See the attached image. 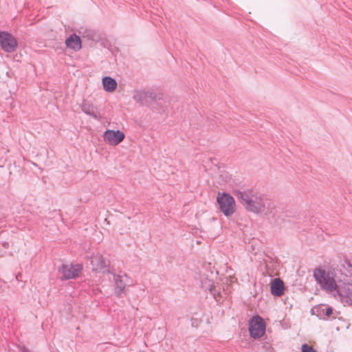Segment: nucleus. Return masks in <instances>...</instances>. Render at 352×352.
<instances>
[{"instance_id":"1","label":"nucleus","mask_w":352,"mask_h":352,"mask_svg":"<svg viewBox=\"0 0 352 352\" xmlns=\"http://www.w3.org/2000/svg\"><path fill=\"white\" fill-rule=\"evenodd\" d=\"M234 194L249 212L261 214L265 195L252 190H236Z\"/></svg>"},{"instance_id":"2","label":"nucleus","mask_w":352,"mask_h":352,"mask_svg":"<svg viewBox=\"0 0 352 352\" xmlns=\"http://www.w3.org/2000/svg\"><path fill=\"white\" fill-rule=\"evenodd\" d=\"M314 277L322 290L334 295L339 285L335 272L317 268L314 271Z\"/></svg>"},{"instance_id":"3","label":"nucleus","mask_w":352,"mask_h":352,"mask_svg":"<svg viewBox=\"0 0 352 352\" xmlns=\"http://www.w3.org/2000/svg\"><path fill=\"white\" fill-rule=\"evenodd\" d=\"M217 202L220 211L227 217H231L236 209L234 197L228 192H218Z\"/></svg>"},{"instance_id":"4","label":"nucleus","mask_w":352,"mask_h":352,"mask_svg":"<svg viewBox=\"0 0 352 352\" xmlns=\"http://www.w3.org/2000/svg\"><path fill=\"white\" fill-rule=\"evenodd\" d=\"M333 297L344 305H352V283H343L338 285Z\"/></svg>"},{"instance_id":"5","label":"nucleus","mask_w":352,"mask_h":352,"mask_svg":"<svg viewBox=\"0 0 352 352\" xmlns=\"http://www.w3.org/2000/svg\"><path fill=\"white\" fill-rule=\"evenodd\" d=\"M249 331L250 336L254 339L262 337L265 333V322L258 316H254L249 323Z\"/></svg>"},{"instance_id":"6","label":"nucleus","mask_w":352,"mask_h":352,"mask_svg":"<svg viewBox=\"0 0 352 352\" xmlns=\"http://www.w3.org/2000/svg\"><path fill=\"white\" fill-rule=\"evenodd\" d=\"M17 41L16 38L8 32H0V45L6 52H13L16 50Z\"/></svg>"},{"instance_id":"7","label":"nucleus","mask_w":352,"mask_h":352,"mask_svg":"<svg viewBox=\"0 0 352 352\" xmlns=\"http://www.w3.org/2000/svg\"><path fill=\"white\" fill-rule=\"evenodd\" d=\"M102 137L107 144L117 146L124 140L125 134L120 130L107 129L103 133Z\"/></svg>"},{"instance_id":"8","label":"nucleus","mask_w":352,"mask_h":352,"mask_svg":"<svg viewBox=\"0 0 352 352\" xmlns=\"http://www.w3.org/2000/svg\"><path fill=\"white\" fill-rule=\"evenodd\" d=\"M82 270L81 264L63 265L59 269L63 279H72L77 277Z\"/></svg>"},{"instance_id":"9","label":"nucleus","mask_w":352,"mask_h":352,"mask_svg":"<svg viewBox=\"0 0 352 352\" xmlns=\"http://www.w3.org/2000/svg\"><path fill=\"white\" fill-rule=\"evenodd\" d=\"M109 263V261L106 260L100 254H94L91 257V269L95 272H104Z\"/></svg>"},{"instance_id":"10","label":"nucleus","mask_w":352,"mask_h":352,"mask_svg":"<svg viewBox=\"0 0 352 352\" xmlns=\"http://www.w3.org/2000/svg\"><path fill=\"white\" fill-rule=\"evenodd\" d=\"M113 279L114 283V293L118 298L122 297L126 288V282L124 278H127L126 274L120 275L113 273Z\"/></svg>"},{"instance_id":"11","label":"nucleus","mask_w":352,"mask_h":352,"mask_svg":"<svg viewBox=\"0 0 352 352\" xmlns=\"http://www.w3.org/2000/svg\"><path fill=\"white\" fill-rule=\"evenodd\" d=\"M263 205L261 214H264L266 216L274 217L278 211V203L265 195Z\"/></svg>"},{"instance_id":"12","label":"nucleus","mask_w":352,"mask_h":352,"mask_svg":"<svg viewBox=\"0 0 352 352\" xmlns=\"http://www.w3.org/2000/svg\"><path fill=\"white\" fill-rule=\"evenodd\" d=\"M212 276V272H208L204 274V277L200 276V281L201 287L205 290H209L214 298H216V289L213 285V281L211 280L210 276Z\"/></svg>"},{"instance_id":"13","label":"nucleus","mask_w":352,"mask_h":352,"mask_svg":"<svg viewBox=\"0 0 352 352\" xmlns=\"http://www.w3.org/2000/svg\"><path fill=\"white\" fill-rule=\"evenodd\" d=\"M218 183L221 186L228 188H233L236 185L234 179L227 172H223L219 177Z\"/></svg>"},{"instance_id":"14","label":"nucleus","mask_w":352,"mask_h":352,"mask_svg":"<svg viewBox=\"0 0 352 352\" xmlns=\"http://www.w3.org/2000/svg\"><path fill=\"white\" fill-rule=\"evenodd\" d=\"M65 44L68 48L72 49L74 51L80 50L82 47L81 40L76 34L70 35L66 39Z\"/></svg>"},{"instance_id":"15","label":"nucleus","mask_w":352,"mask_h":352,"mask_svg":"<svg viewBox=\"0 0 352 352\" xmlns=\"http://www.w3.org/2000/svg\"><path fill=\"white\" fill-rule=\"evenodd\" d=\"M284 284L280 278H275L271 285V293L275 296H280L283 294Z\"/></svg>"},{"instance_id":"16","label":"nucleus","mask_w":352,"mask_h":352,"mask_svg":"<svg viewBox=\"0 0 352 352\" xmlns=\"http://www.w3.org/2000/svg\"><path fill=\"white\" fill-rule=\"evenodd\" d=\"M102 85L106 91L113 92L116 89L118 84L115 79L106 76L102 78Z\"/></svg>"},{"instance_id":"17","label":"nucleus","mask_w":352,"mask_h":352,"mask_svg":"<svg viewBox=\"0 0 352 352\" xmlns=\"http://www.w3.org/2000/svg\"><path fill=\"white\" fill-rule=\"evenodd\" d=\"M133 98L137 102L146 104L149 103V100L148 99V96L146 94V90H140L135 92L133 94Z\"/></svg>"},{"instance_id":"18","label":"nucleus","mask_w":352,"mask_h":352,"mask_svg":"<svg viewBox=\"0 0 352 352\" xmlns=\"http://www.w3.org/2000/svg\"><path fill=\"white\" fill-rule=\"evenodd\" d=\"M81 109L85 113L91 116L96 120H100V116L93 111L92 106L90 104L84 102L82 104Z\"/></svg>"},{"instance_id":"19","label":"nucleus","mask_w":352,"mask_h":352,"mask_svg":"<svg viewBox=\"0 0 352 352\" xmlns=\"http://www.w3.org/2000/svg\"><path fill=\"white\" fill-rule=\"evenodd\" d=\"M146 94L149 102L162 99V94L154 89H146Z\"/></svg>"},{"instance_id":"20","label":"nucleus","mask_w":352,"mask_h":352,"mask_svg":"<svg viewBox=\"0 0 352 352\" xmlns=\"http://www.w3.org/2000/svg\"><path fill=\"white\" fill-rule=\"evenodd\" d=\"M301 349L302 352H317L311 346L307 344H302Z\"/></svg>"},{"instance_id":"21","label":"nucleus","mask_w":352,"mask_h":352,"mask_svg":"<svg viewBox=\"0 0 352 352\" xmlns=\"http://www.w3.org/2000/svg\"><path fill=\"white\" fill-rule=\"evenodd\" d=\"M317 311L318 312V316L323 318L324 319L325 318L324 317L325 316V308L324 307H320L317 308Z\"/></svg>"},{"instance_id":"22","label":"nucleus","mask_w":352,"mask_h":352,"mask_svg":"<svg viewBox=\"0 0 352 352\" xmlns=\"http://www.w3.org/2000/svg\"><path fill=\"white\" fill-rule=\"evenodd\" d=\"M332 314H333L332 307H325V316L327 318H329Z\"/></svg>"},{"instance_id":"23","label":"nucleus","mask_w":352,"mask_h":352,"mask_svg":"<svg viewBox=\"0 0 352 352\" xmlns=\"http://www.w3.org/2000/svg\"><path fill=\"white\" fill-rule=\"evenodd\" d=\"M22 352H30V351L28 349H25L23 350Z\"/></svg>"}]
</instances>
